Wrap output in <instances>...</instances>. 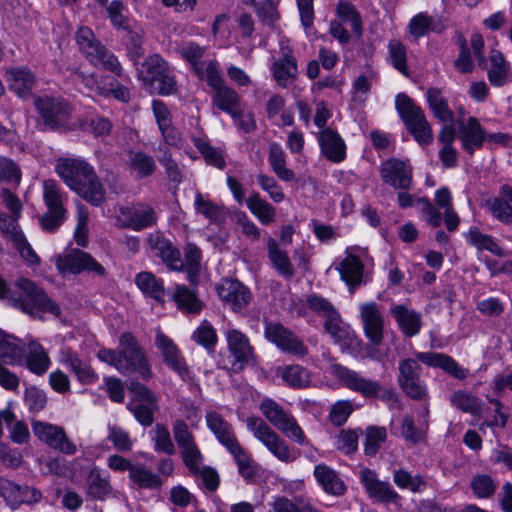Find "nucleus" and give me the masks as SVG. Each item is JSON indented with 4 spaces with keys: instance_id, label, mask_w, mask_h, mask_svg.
Returning <instances> with one entry per match:
<instances>
[{
    "instance_id": "30",
    "label": "nucleus",
    "mask_w": 512,
    "mask_h": 512,
    "mask_svg": "<svg viewBox=\"0 0 512 512\" xmlns=\"http://www.w3.org/2000/svg\"><path fill=\"white\" fill-rule=\"evenodd\" d=\"M390 312L405 336L412 337L420 332L422 326L420 313L402 304L393 306Z\"/></svg>"
},
{
    "instance_id": "45",
    "label": "nucleus",
    "mask_w": 512,
    "mask_h": 512,
    "mask_svg": "<svg viewBox=\"0 0 512 512\" xmlns=\"http://www.w3.org/2000/svg\"><path fill=\"white\" fill-rule=\"evenodd\" d=\"M43 198L47 211L66 214V210L63 205L64 194L54 180L44 181Z\"/></svg>"
},
{
    "instance_id": "27",
    "label": "nucleus",
    "mask_w": 512,
    "mask_h": 512,
    "mask_svg": "<svg viewBox=\"0 0 512 512\" xmlns=\"http://www.w3.org/2000/svg\"><path fill=\"white\" fill-rule=\"evenodd\" d=\"M26 343L0 330V359L10 365H23Z\"/></svg>"
},
{
    "instance_id": "14",
    "label": "nucleus",
    "mask_w": 512,
    "mask_h": 512,
    "mask_svg": "<svg viewBox=\"0 0 512 512\" xmlns=\"http://www.w3.org/2000/svg\"><path fill=\"white\" fill-rule=\"evenodd\" d=\"M279 53L280 57L273 61L271 71L276 83L286 88L296 80L299 73L298 64L288 40H280Z\"/></svg>"
},
{
    "instance_id": "56",
    "label": "nucleus",
    "mask_w": 512,
    "mask_h": 512,
    "mask_svg": "<svg viewBox=\"0 0 512 512\" xmlns=\"http://www.w3.org/2000/svg\"><path fill=\"white\" fill-rule=\"evenodd\" d=\"M129 165L139 178L151 176L156 168L154 159L143 152H131Z\"/></svg>"
},
{
    "instance_id": "37",
    "label": "nucleus",
    "mask_w": 512,
    "mask_h": 512,
    "mask_svg": "<svg viewBox=\"0 0 512 512\" xmlns=\"http://www.w3.org/2000/svg\"><path fill=\"white\" fill-rule=\"evenodd\" d=\"M268 257L273 268L283 277L290 279L294 275L293 265L286 251L279 247L278 242L270 238L267 242Z\"/></svg>"
},
{
    "instance_id": "33",
    "label": "nucleus",
    "mask_w": 512,
    "mask_h": 512,
    "mask_svg": "<svg viewBox=\"0 0 512 512\" xmlns=\"http://www.w3.org/2000/svg\"><path fill=\"white\" fill-rule=\"evenodd\" d=\"M426 99L435 118L443 123H449L453 120V111L449 108L448 101L441 88H428L426 92Z\"/></svg>"
},
{
    "instance_id": "46",
    "label": "nucleus",
    "mask_w": 512,
    "mask_h": 512,
    "mask_svg": "<svg viewBox=\"0 0 512 512\" xmlns=\"http://www.w3.org/2000/svg\"><path fill=\"white\" fill-rule=\"evenodd\" d=\"M408 29L410 34L418 39L430 31L441 32L443 27L436 24L434 19L426 13H419L410 20Z\"/></svg>"
},
{
    "instance_id": "63",
    "label": "nucleus",
    "mask_w": 512,
    "mask_h": 512,
    "mask_svg": "<svg viewBox=\"0 0 512 512\" xmlns=\"http://www.w3.org/2000/svg\"><path fill=\"white\" fill-rule=\"evenodd\" d=\"M75 39L79 50L88 58L92 55L94 49L101 44L94 36L93 31L89 27H80L75 35Z\"/></svg>"
},
{
    "instance_id": "51",
    "label": "nucleus",
    "mask_w": 512,
    "mask_h": 512,
    "mask_svg": "<svg viewBox=\"0 0 512 512\" xmlns=\"http://www.w3.org/2000/svg\"><path fill=\"white\" fill-rule=\"evenodd\" d=\"M387 439V430L385 427L368 426L365 430L364 452L368 456H375L381 445Z\"/></svg>"
},
{
    "instance_id": "50",
    "label": "nucleus",
    "mask_w": 512,
    "mask_h": 512,
    "mask_svg": "<svg viewBox=\"0 0 512 512\" xmlns=\"http://www.w3.org/2000/svg\"><path fill=\"white\" fill-rule=\"evenodd\" d=\"M229 453L233 456L237 466L239 474L246 480H252L257 474V464L250 459V456L239 444L235 448L231 449Z\"/></svg>"
},
{
    "instance_id": "3",
    "label": "nucleus",
    "mask_w": 512,
    "mask_h": 512,
    "mask_svg": "<svg viewBox=\"0 0 512 512\" xmlns=\"http://www.w3.org/2000/svg\"><path fill=\"white\" fill-rule=\"evenodd\" d=\"M97 357L123 375L137 373L143 380L152 377L150 364L143 348L130 332L120 335L118 350L102 348L98 351Z\"/></svg>"
},
{
    "instance_id": "19",
    "label": "nucleus",
    "mask_w": 512,
    "mask_h": 512,
    "mask_svg": "<svg viewBox=\"0 0 512 512\" xmlns=\"http://www.w3.org/2000/svg\"><path fill=\"white\" fill-rule=\"evenodd\" d=\"M147 244L149 249L156 256L160 257L169 269L174 271H182L184 269V261L181 258L179 249L162 232L150 233L147 237Z\"/></svg>"
},
{
    "instance_id": "41",
    "label": "nucleus",
    "mask_w": 512,
    "mask_h": 512,
    "mask_svg": "<svg viewBox=\"0 0 512 512\" xmlns=\"http://www.w3.org/2000/svg\"><path fill=\"white\" fill-rule=\"evenodd\" d=\"M268 161L278 178L286 182L295 179V173L286 167V154L279 144L272 143L270 145Z\"/></svg>"
},
{
    "instance_id": "13",
    "label": "nucleus",
    "mask_w": 512,
    "mask_h": 512,
    "mask_svg": "<svg viewBox=\"0 0 512 512\" xmlns=\"http://www.w3.org/2000/svg\"><path fill=\"white\" fill-rule=\"evenodd\" d=\"M382 181L395 190H410L413 187V169L408 160L389 158L380 166Z\"/></svg>"
},
{
    "instance_id": "15",
    "label": "nucleus",
    "mask_w": 512,
    "mask_h": 512,
    "mask_svg": "<svg viewBox=\"0 0 512 512\" xmlns=\"http://www.w3.org/2000/svg\"><path fill=\"white\" fill-rule=\"evenodd\" d=\"M216 291L221 301L235 313H242L252 300L249 288L238 280L222 279Z\"/></svg>"
},
{
    "instance_id": "5",
    "label": "nucleus",
    "mask_w": 512,
    "mask_h": 512,
    "mask_svg": "<svg viewBox=\"0 0 512 512\" xmlns=\"http://www.w3.org/2000/svg\"><path fill=\"white\" fill-rule=\"evenodd\" d=\"M329 373L345 388L360 394L366 399L381 398L382 400H391L394 397L393 391L384 389L379 381L366 378L359 372L341 364H332L329 368Z\"/></svg>"
},
{
    "instance_id": "10",
    "label": "nucleus",
    "mask_w": 512,
    "mask_h": 512,
    "mask_svg": "<svg viewBox=\"0 0 512 512\" xmlns=\"http://www.w3.org/2000/svg\"><path fill=\"white\" fill-rule=\"evenodd\" d=\"M264 336L284 353L297 357H305L308 354V347L304 342L280 322L265 321Z\"/></svg>"
},
{
    "instance_id": "55",
    "label": "nucleus",
    "mask_w": 512,
    "mask_h": 512,
    "mask_svg": "<svg viewBox=\"0 0 512 512\" xmlns=\"http://www.w3.org/2000/svg\"><path fill=\"white\" fill-rule=\"evenodd\" d=\"M192 340L203 346L209 352H213L218 341V337L213 326L204 320L193 332Z\"/></svg>"
},
{
    "instance_id": "49",
    "label": "nucleus",
    "mask_w": 512,
    "mask_h": 512,
    "mask_svg": "<svg viewBox=\"0 0 512 512\" xmlns=\"http://www.w3.org/2000/svg\"><path fill=\"white\" fill-rule=\"evenodd\" d=\"M282 379L293 388H305L311 382V374L308 369L294 364L284 367Z\"/></svg>"
},
{
    "instance_id": "58",
    "label": "nucleus",
    "mask_w": 512,
    "mask_h": 512,
    "mask_svg": "<svg viewBox=\"0 0 512 512\" xmlns=\"http://www.w3.org/2000/svg\"><path fill=\"white\" fill-rule=\"evenodd\" d=\"M177 51L182 58L193 66L194 71L198 70V68L204 63L201 61V58L203 57L206 48L195 42H185L178 47Z\"/></svg>"
},
{
    "instance_id": "25",
    "label": "nucleus",
    "mask_w": 512,
    "mask_h": 512,
    "mask_svg": "<svg viewBox=\"0 0 512 512\" xmlns=\"http://www.w3.org/2000/svg\"><path fill=\"white\" fill-rule=\"evenodd\" d=\"M459 139L463 149L473 155L476 149H480L486 139V134L475 117H469L466 123L459 127Z\"/></svg>"
},
{
    "instance_id": "43",
    "label": "nucleus",
    "mask_w": 512,
    "mask_h": 512,
    "mask_svg": "<svg viewBox=\"0 0 512 512\" xmlns=\"http://www.w3.org/2000/svg\"><path fill=\"white\" fill-rule=\"evenodd\" d=\"M88 59L94 65H101L105 70L114 73L118 77H123L122 66L117 57L102 44L93 50Z\"/></svg>"
},
{
    "instance_id": "35",
    "label": "nucleus",
    "mask_w": 512,
    "mask_h": 512,
    "mask_svg": "<svg viewBox=\"0 0 512 512\" xmlns=\"http://www.w3.org/2000/svg\"><path fill=\"white\" fill-rule=\"evenodd\" d=\"M135 284L145 295L153 298L158 303H164V281L153 273L143 271L135 276Z\"/></svg>"
},
{
    "instance_id": "34",
    "label": "nucleus",
    "mask_w": 512,
    "mask_h": 512,
    "mask_svg": "<svg viewBox=\"0 0 512 512\" xmlns=\"http://www.w3.org/2000/svg\"><path fill=\"white\" fill-rule=\"evenodd\" d=\"M8 83L11 91L20 97H26L32 91L35 84V76L28 68H12L7 72Z\"/></svg>"
},
{
    "instance_id": "59",
    "label": "nucleus",
    "mask_w": 512,
    "mask_h": 512,
    "mask_svg": "<svg viewBox=\"0 0 512 512\" xmlns=\"http://www.w3.org/2000/svg\"><path fill=\"white\" fill-rule=\"evenodd\" d=\"M147 87L151 92L157 93L162 96L174 94L177 91V83L171 75L169 67L159 77L153 80Z\"/></svg>"
},
{
    "instance_id": "7",
    "label": "nucleus",
    "mask_w": 512,
    "mask_h": 512,
    "mask_svg": "<svg viewBox=\"0 0 512 512\" xmlns=\"http://www.w3.org/2000/svg\"><path fill=\"white\" fill-rule=\"evenodd\" d=\"M246 426L253 436L279 461L291 463L297 459L298 454L296 450L290 448L286 441L262 418L256 416L249 417L246 419Z\"/></svg>"
},
{
    "instance_id": "53",
    "label": "nucleus",
    "mask_w": 512,
    "mask_h": 512,
    "mask_svg": "<svg viewBox=\"0 0 512 512\" xmlns=\"http://www.w3.org/2000/svg\"><path fill=\"white\" fill-rule=\"evenodd\" d=\"M195 73L199 79L206 81L213 90L225 84L219 63L216 60H210L207 63L204 62Z\"/></svg>"
},
{
    "instance_id": "40",
    "label": "nucleus",
    "mask_w": 512,
    "mask_h": 512,
    "mask_svg": "<svg viewBox=\"0 0 512 512\" xmlns=\"http://www.w3.org/2000/svg\"><path fill=\"white\" fill-rule=\"evenodd\" d=\"M491 212L494 217L505 224L512 222V187L504 185L500 189L499 197L491 203Z\"/></svg>"
},
{
    "instance_id": "64",
    "label": "nucleus",
    "mask_w": 512,
    "mask_h": 512,
    "mask_svg": "<svg viewBox=\"0 0 512 512\" xmlns=\"http://www.w3.org/2000/svg\"><path fill=\"white\" fill-rule=\"evenodd\" d=\"M354 408L349 400H339L334 403L329 412L330 422L337 427L344 425Z\"/></svg>"
},
{
    "instance_id": "28",
    "label": "nucleus",
    "mask_w": 512,
    "mask_h": 512,
    "mask_svg": "<svg viewBox=\"0 0 512 512\" xmlns=\"http://www.w3.org/2000/svg\"><path fill=\"white\" fill-rule=\"evenodd\" d=\"M176 307L187 315H198L204 303L199 299L197 291L185 285H177L171 295Z\"/></svg>"
},
{
    "instance_id": "17",
    "label": "nucleus",
    "mask_w": 512,
    "mask_h": 512,
    "mask_svg": "<svg viewBox=\"0 0 512 512\" xmlns=\"http://www.w3.org/2000/svg\"><path fill=\"white\" fill-rule=\"evenodd\" d=\"M155 345L161 352L164 363L176 372L182 380L191 379L190 369L186 364L181 351L174 341L166 336L160 329L156 331Z\"/></svg>"
},
{
    "instance_id": "8",
    "label": "nucleus",
    "mask_w": 512,
    "mask_h": 512,
    "mask_svg": "<svg viewBox=\"0 0 512 512\" xmlns=\"http://www.w3.org/2000/svg\"><path fill=\"white\" fill-rule=\"evenodd\" d=\"M44 124L51 130H71L72 106L61 97L42 96L34 101Z\"/></svg>"
},
{
    "instance_id": "21",
    "label": "nucleus",
    "mask_w": 512,
    "mask_h": 512,
    "mask_svg": "<svg viewBox=\"0 0 512 512\" xmlns=\"http://www.w3.org/2000/svg\"><path fill=\"white\" fill-rule=\"evenodd\" d=\"M364 333L370 342L379 345L383 341L384 316L375 302H367L359 307Z\"/></svg>"
},
{
    "instance_id": "20",
    "label": "nucleus",
    "mask_w": 512,
    "mask_h": 512,
    "mask_svg": "<svg viewBox=\"0 0 512 512\" xmlns=\"http://www.w3.org/2000/svg\"><path fill=\"white\" fill-rule=\"evenodd\" d=\"M57 266L60 271L72 274H78L85 270L99 276H104L106 273L105 268L100 263L88 253L79 249L72 250L64 256L59 257Z\"/></svg>"
},
{
    "instance_id": "42",
    "label": "nucleus",
    "mask_w": 512,
    "mask_h": 512,
    "mask_svg": "<svg viewBox=\"0 0 512 512\" xmlns=\"http://www.w3.org/2000/svg\"><path fill=\"white\" fill-rule=\"evenodd\" d=\"M246 205L251 213L263 224L269 225L275 220V208L263 200L259 193H253L246 199Z\"/></svg>"
},
{
    "instance_id": "1",
    "label": "nucleus",
    "mask_w": 512,
    "mask_h": 512,
    "mask_svg": "<svg viewBox=\"0 0 512 512\" xmlns=\"http://www.w3.org/2000/svg\"><path fill=\"white\" fill-rule=\"evenodd\" d=\"M419 362L433 368L442 369L449 376L465 380L469 370L463 368L451 356L440 352H416L415 358L403 359L398 365V384L411 399L421 401L428 396L427 385L421 379L422 367Z\"/></svg>"
},
{
    "instance_id": "2",
    "label": "nucleus",
    "mask_w": 512,
    "mask_h": 512,
    "mask_svg": "<svg viewBox=\"0 0 512 512\" xmlns=\"http://www.w3.org/2000/svg\"><path fill=\"white\" fill-rule=\"evenodd\" d=\"M55 171L63 182L92 206H100L106 191L94 167L81 158H60Z\"/></svg>"
},
{
    "instance_id": "24",
    "label": "nucleus",
    "mask_w": 512,
    "mask_h": 512,
    "mask_svg": "<svg viewBox=\"0 0 512 512\" xmlns=\"http://www.w3.org/2000/svg\"><path fill=\"white\" fill-rule=\"evenodd\" d=\"M205 420L208 429L228 451L240 444L232 425L220 413L209 411L205 415Z\"/></svg>"
},
{
    "instance_id": "54",
    "label": "nucleus",
    "mask_w": 512,
    "mask_h": 512,
    "mask_svg": "<svg viewBox=\"0 0 512 512\" xmlns=\"http://www.w3.org/2000/svg\"><path fill=\"white\" fill-rule=\"evenodd\" d=\"M450 403L453 407L465 413L476 414L480 409L479 399L464 390L454 391L450 396Z\"/></svg>"
},
{
    "instance_id": "4",
    "label": "nucleus",
    "mask_w": 512,
    "mask_h": 512,
    "mask_svg": "<svg viewBox=\"0 0 512 512\" xmlns=\"http://www.w3.org/2000/svg\"><path fill=\"white\" fill-rule=\"evenodd\" d=\"M14 288L15 295L10 297L11 306L33 318H40L42 313L60 316L59 305L32 280L19 277L14 281Z\"/></svg>"
},
{
    "instance_id": "9",
    "label": "nucleus",
    "mask_w": 512,
    "mask_h": 512,
    "mask_svg": "<svg viewBox=\"0 0 512 512\" xmlns=\"http://www.w3.org/2000/svg\"><path fill=\"white\" fill-rule=\"evenodd\" d=\"M259 409L267 421L287 438L299 445L305 443L304 432L298 425L294 416L285 411L276 401L269 398L264 399L261 401Z\"/></svg>"
},
{
    "instance_id": "11",
    "label": "nucleus",
    "mask_w": 512,
    "mask_h": 512,
    "mask_svg": "<svg viewBox=\"0 0 512 512\" xmlns=\"http://www.w3.org/2000/svg\"><path fill=\"white\" fill-rule=\"evenodd\" d=\"M157 220V213L152 206L136 203L119 209L116 225L122 229L141 231L154 226Z\"/></svg>"
},
{
    "instance_id": "57",
    "label": "nucleus",
    "mask_w": 512,
    "mask_h": 512,
    "mask_svg": "<svg viewBox=\"0 0 512 512\" xmlns=\"http://www.w3.org/2000/svg\"><path fill=\"white\" fill-rule=\"evenodd\" d=\"M337 14L344 22L351 24L352 31L357 37L362 35V19L352 4L347 2L338 3Z\"/></svg>"
},
{
    "instance_id": "38",
    "label": "nucleus",
    "mask_w": 512,
    "mask_h": 512,
    "mask_svg": "<svg viewBox=\"0 0 512 512\" xmlns=\"http://www.w3.org/2000/svg\"><path fill=\"white\" fill-rule=\"evenodd\" d=\"M87 495L95 500L103 501L112 492L109 479L102 476L98 468H93L86 478Z\"/></svg>"
},
{
    "instance_id": "47",
    "label": "nucleus",
    "mask_w": 512,
    "mask_h": 512,
    "mask_svg": "<svg viewBox=\"0 0 512 512\" xmlns=\"http://www.w3.org/2000/svg\"><path fill=\"white\" fill-rule=\"evenodd\" d=\"M194 146L198 149L207 164L218 169H224L226 166L225 155L222 149L211 146L202 138L193 140Z\"/></svg>"
},
{
    "instance_id": "44",
    "label": "nucleus",
    "mask_w": 512,
    "mask_h": 512,
    "mask_svg": "<svg viewBox=\"0 0 512 512\" xmlns=\"http://www.w3.org/2000/svg\"><path fill=\"white\" fill-rule=\"evenodd\" d=\"M140 489L158 490L162 487L161 477L142 465H135L129 476Z\"/></svg>"
},
{
    "instance_id": "32",
    "label": "nucleus",
    "mask_w": 512,
    "mask_h": 512,
    "mask_svg": "<svg viewBox=\"0 0 512 512\" xmlns=\"http://www.w3.org/2000/svg\"><path fill=\"white\" fill-rule=\"evenodd\" d=\"M0 490L4 497L13 498L15 504L38 502L41 492L27 485H18L9 480H0Z\"/></svg>"
},
{
    "instance_id": "60",
    "label": "nucleus",
    "mask_w": 512,
    "mask_h": 512,
    "mask_svg": "<svg viewBox=\"0 0 512 512\" xmlns=\"http://www.w3.org/2000/svg\"><path fill=\"white\" fill-rule=\"evenodd\" d=\"M24 402L30 412L38 413L46 407L47 395L42 389L29 386L24 391Z\"/></svg>"
},
{
    "instance_id": "48",
    "label": "nucleus",
    "mask_w": 512,
    "mask_h": 512,
    "mask_svg": "<svg viewBox=\"0 0 512 512\" xmlns=\"http://www.w3.org/2000/svg\"><path fill=\"white\" fill-rule=\"evenodd\" d=\"M195 210L211 222L220 223L224 221L225 214L223 208L211 200L204 199L200 192L195 195Z\"/></svg>"
},
{
    "instance_id": "12",
    "label": "nucleus",
    "mask_w": 512,
    "mask_h": 512,
    "mask_svg": "<svg viewBox=\"0 0 512 512\" xmlns=\"http://www.w3.org/2000/svg\"><path fill=\"white\" fill-rule=\"evenodd\" d=\"M32 430L40 441L55 451L66 455H74L77 452L76 444L61 426L43 421H33Z\"/></svg>"
},
{
    "instance_id": "6",
    "label": "nucleus",
    "mask_w": 512,
    "mask_h": 512,
    "mask_svg": "<svg viewBox=\"0 0 512 512\" xmlns=\"http://www.w3.org/2000/svg\"><path fill=\"white\" fill-rule=\"evenodd\" d=\"M395 106L413 138L420 144H430L433 141V133L422 108L405 93L396 96Z\"/></svg>"
},
{
    "instance_id": "52",
    "label": "nucleus",
    "mask_w": 512,
    "mask_h": 512,
    "mask_svg": "<svg viewBox=\"0 0 512 512\" xmlns=\"http://www.w3.org/2000/svg\"><path fill=\"white\" fill-rule=\"evenodd\" d=\"M393 481L399 488L409 489L413 493L421 492L427 485L423 476H412L410 472L404 469L394 471Z\"/></svg>"
},
{
    "instance_id": "23",
    "label": "nucleus",
    "mask_w": 512,
    "mask_h": 512,
    "mask_svg": "<svg viewBox=\"0 0 512 512\" xmlns=\"http://www.w3.org/2000/svg\"><path fill=\"white\" fill-rule=\"evenodd\" d=\"M318 143L324 157L333 162L341 163L346 159V144L340 134L326 127L318 133Z\"/></svg>"
},
{
    "instance_id": "39",
    "label": "nucleus",
    "mask_w": 512,
    "mask_h": 512,
    "mask_svg": "<svg viewBox=\"0 0 512 512\" xmlns=\"http://www.w3.org/2000/svg\"><path fill=\"white\" fill-rule=\"evenodd\" d=\"M168 67L167 62L158 54L148 56L138 68L137 75L145 86L159 77Z\"/></svg>"
},
{
    "instance_id": "62",
    "label": "nucleus",
    "mask_w": 512,
    "mask_h": 512,
    "mask_svg": "<svg viewBox=\"0 0 512 512\" xmlns=\"http://www.w3.org/2000/svg\"><path fill=\"white\" fill-rule=\"evenodd\" d=\"M185 265L188 279L194 283L199 275L201 265V250L194 244H188L185 248Z\"/></svg>"
},
{
    "instance_id": "16",
    "label": "nucleus",
    "mask_w": 512,
    "mask_h": 512,
    "mask_svg": "<svg viewBox=\"0 0 512 512\" xmlns=\"http://www.w3.org/2000/svg\"><path fill=\"white\" fill-rule=\"evenodd\" d=\"M359 479L369 498L374 501L384 504H396L401 499L392 485L387 481H381L374 470L369 468L361 469Z\"/></svg>"
},
{
    "instance_id": "36",
    "label": "nucleus",
    "mask_w": 512,
    "mask_h": 512,
    "mask_svg": "<svg viewBox=\"0 0 512 512\" xmlns=\"http://www.w3.org/2000/svg\"><path fill=\"white\" fill-rule=\"evenodd\" d=\"M340 272L341 279L353 291L362 282L363 277V264L359 257L355 255H347L339 264L337 268Z\"/></svg>"
},
{
    "instance_id": "18",
    "label": "nucleus",
    "mask_w": 512,
    "mask_h": 512,
    "mask_svg": "<svg viewBox=\"0 0 512 512\" xmlns=\"http://www.w3.org/2000/svg\"><path fill=\"white\" fill-rule=\"evenodd\" d=\"M227 346L234 357L233 367L242 370L249 364L256 363L254 348L249 338L238 329H229L226 332Z\"/></svg>"
},
{
    "instance_id": "31",
    "label": "nucleus",
    "mask_w": 512,
    "mask_h": 512,
    "mask_svg": "<svg viewBox=\"0 0 512 512\" xmlns=\"http://www.w3.org/2000/svg\"><path fill=\"white\" fill-rule=\"evenodd\" d=\"M213 91L212 104L232 118H236L242 106L241 97L236 90L224 84Z\"/></svg>"
},
{
    "instance_id": "26",
    "label": "nucleus",
    "mask_w": 512,
    "mask_h": 512,
    "mask_svg": "<svg viewBox=\"0 0 512 512\" xmlns=\"http://www.w3.org/2000/svg\"><path fill=\"white\" fill-rule=\"evenodd\" d=\"M50 364V358L43 346L35 340H29L26 343L23 365L33 374L40 376L48 371Z\"/></svg>"
},
{
    "instance_id": "22",
    "label": "nucleus",
    "mask_w": 512,
    "mask_h": 512,
    "mask_svg": "<svg viewBox=\"0 0 512 512\" xmlns=\"http://www.w3.org/2000/svg\"><path fill=\"white\" fill-rule=\"evenodd\" d=\"M324 329L342 351L359 348L361 341L349 326L343 324L338 312L325 319Z\"/></svg>"
},
{
    "instance_id": "61",
    "label": "nucleus",
    "mask_w": 512,
    "mask_h": 512,
    "mask_svg": "<svg viewBox=\"0 0 512 512\" xmlns=\"http://www.w3.org/2000/svg\"><path fill=\"white\" fill-rule=\"evenodd\" d=\"M467 239L469 243L478 249H486L495 255H501L502 250L489 235L483 234L477 228H471L468 232Z\"/></svg>"
},
{
    "instance_id": "29",
    "label": "nucleus",
    "mask_w": 512,
    "mask_h": 512,
    "mask_svg": "<svg viewBox=\"0 0 512 512\" xmlns=\"http://www.w3.org/2000/svg\"><path fill=\"white\" fill-rule=\"evenodd\" d=\"M314 476L318 484L323 490L333 496H342L345 494L347 487L338 473L325 464L316 465L314 468Z\"/></svg>"
}]
</instances>
